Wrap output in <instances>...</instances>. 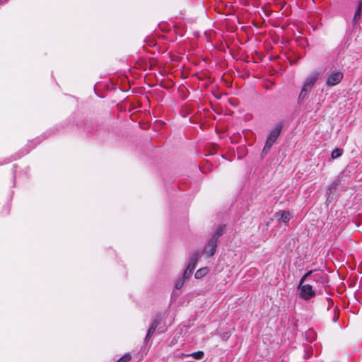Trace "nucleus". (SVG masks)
Wrapping results in <instances>:
<instances>
[{
  "mask_svg": "<svg viewBox=\"0 0 362 362\" xmlns=\"http://www.w3.org/2000/svg\"><path fill=\"white\" fill-rule=\"evenodd\" d=\"M319 76L320 72L315 71L305 78L303 88L299 94V100H303L308 98V93L311 90L313 86L317 81Z\"/></svg>",
  "mask_w": 362,
  "mask_h": 362,
  "instance_id": "4",
  "label": "nucleus"
},
{
  "mask_svg": "<svg viewBox=\"0 0 362 362\" xmlns=\"http://www.w3.org/2000/svg\"><path fill=\"white\" fill-rule=\"evenodd\" d=\"M201 257V252L199 251H196L190 257V262H194L197 264V261Z\"/></svg>",
  "mask_w": 362,
  "mask_h": 362,
  "instance_id": "18",
  "label": "nucleus"
},
{
  "mask_svg": "<svg viewBox=\"0 0 362 362\" xmlns=\"http://www.w3.org/2000/svg\"><path fill=\"white\" fill-rule=\"evenodd\" d=\"M344 74L340 71H333L327 75L325 84L327 86H334L339 84L343 79Z\"/></svg>",
  "mask_w": 362,
  "mask_h": 362,
  "instance_id": "5",
  "label": "nucleus"
},
{
  "mask_svg": "<svg viewBox=\"0 0 362 362\" xmlns=\"http://www.w3.org/2000/svg\"><path fill=\"white\" fill-rule=\"evenodd\" d=\"M276 214H280V220L285 223H288L291 218L290 213L288 211H280Z\"/></svg>",
  "mask_w": 362,
  "mask_h": 362,
  "instance_id": "9",
  "label": "nucleus"
},
{
  "mask_svg": "<svg viewBox=\"0 0 362 362\" xmlns=\"http://www.w3.org/2000/svg\"><path fill=\"white\" fill-rule=\"evenodd\" d=\"M313 354V350L312 346H306L304 347V354L303 356V358L306 360L310 358Z\"/></svg>",
  "mask_w": 362,
  "mask_h": 362,
  "instance_id": "12",
  "label": "nucleus"
},
{
  "mask_svg": "<svg viewBox=\"0 0 362 362\" xmlns=\"http://www.w3.org/2000/svg\"><path fill=\"white\" fill-rule=\"evenodd\" d=\"M343 153V150L341 148H336L332 152L331 156L333 159H336L339 158Z\"/></svg>",
  "mask_w": 362,
  "mask_h": 362,
  "instance_id": "15",
  "label": "nucleus"
},
{
  "mask_svg": "<svg viewBox=\"0 0 362 362\" xmlns=\"http://www.w3.org/2000/svg\"><path fill=\"white\" fill-rule=\"evenodd\" d=\"M283 128V123L279 122L276 127L269 132L268 134L265 145L262 149L261 156L264 157L271 150L274 144L276 141L279 138Z\"/></svg>",
  "mask_w": 362,
  "mask_h": 362,
  "instance_id": "2",
  "label": "nucleus"
},
{
  "mask_svg": "<svg viewBox=\"0 0 362 362\" xmlns=\"http://www.w3.org/2000/svg\"><path fill=\"white\" fill-rule=\"evenodd\" d=\"M185 283V280L183 279H178L175 284V288L177 289H180Z\"/></svg>",
  "mask_w": 362,
  "mask_h": 362,
  "instance_id": "21",
  "label": "nucleus"
},
{
  "mask_svg": "<svg viewBox=\"0 0 362 362\" xmlns=\"http://www.w3.org/2000/svg\"><path fill=\"white\" fill-rule=\"evenodd\" d=\"M217 245L218 241L210 238L204 246L203 253L206 254L208 257H212L216 251Z\"/></svg>",
  "mask_w": 362,
  "mask_h": 362,
  "instance_id": "6",
  "label": "nucleus"
},
{
  "mask_svg": "<svg viewBox=\"0 0 362 362\" xmlns=\"http://www.w3.org/2000/svg\"><path fill=\"white\" fill-rule=\"evenodd\" d=\"M306 279L300 278L297 286L298 297L303 300H309L317 295V290L310 284H305Z\"/></svg>",
  "mask_w": 362,
  "mask_h": 362,
  "instance_id": "1",
  "label": "nucleus"
},
{
  "mask_svg": "<svg viewBox=\"0 0 362 362\" xmlns=\"http://www.w3.org/2000/svg\"><path fill=\"white\" fill-rule=\"evenodd\" d=\"M208 269L206 267L201 268L195 272L194 277L198 279H201L206 275Z\"/></svg>",
  "mask_w": 362,
  "mask_h": 362,
  "instance_id": "13",
  "label": "nucleus"
},
{
  "mask_svg": "<svg viewBox=\"0 0 362 362\" xmlns=\"http://www.w3.org/2000/svg\"><path fill=\"white\" fill-rule=\"evenodd\" d=\"M196 264H197L196 263L192 262L189 261V262L187 267V270L193 272L196 267Z\"/></svg>",
  "mask_w": 362,
  "mask_h": 362,
  "instance_id": "22",
  "label": "nucleus"
},
{
  "mask_svg": "<svg viewBox=\"0 0 362 362\" xmlns=\"http://www.w3.org/2000/svg\"><path fill=\"white\" fill-rule=\"evenodd\" d=\"M362 12V0L360 1L357 9L354 16L353 21L356 23L360 18Z\"/></svg>",
  "mask_w": 362,
  "mask_h": 362,
  "instance_id": "10",
  "label": "nucleus"
},
{
  "mask_svg": "<svg viewBox=\"0 0 362 362\" xmlns=\"http://www.w3.org/2000/svg\"><path fill=\"white\" fill-rule=\"evenodd\" d=\"M315 336V334L313 329H309L308 332H305V337L309 342H311L314 340Z\"/></svg>",
  "mask_w": 362,
  "mask_h": 362,
  "instance_id": "16",
  "label": "nucleus"
},
{
  "mask_svg": "<svg viewBox=\"0 0 362 362\" xmlns=\"http://www.w3.org/2000/svg\"><path fill=\"white\" fill-rule=\"evenodd\" d=\"M344 175L342 174L339 175L329 186L327 192V200L329 199L330 194H332L333 190L337 189L338 186L341 184L343 180Z\"/></svg>",
  "mask_w": 362,
  "mask_h": 362,
  "instance_id": "7",
  "label": "nucleus"
},
{
  "mask_svg": "<svg viewBox=\"0 0 362 362\" xmlns=\"http://www.w3.org/2000/svg\"><path fill=\"white\" fill-rule=\"evenodd\" d=\"M163 315L162 313H158L156 315L152 324H151V326L154 327L155 328H157L158 327V325L160 324H161V322H163Z\"/></svg>",
  "mask_w": 362,
  "mask_h": 362,
  "instance_id": "11",
  "label": "nucleus"
},
{
  "mask_svg": "<svg viewBox=\"0 0 362 362\" xmlns=\"http://www.w3.org/2000/svg\"><path fill=\"white\" fill-rule=\"evenodd\" d=\"M187 356H192L195 359L201 360L204 356V353L202 351H198L192 354L187 355Z\"/></svg>",
  "mask_w": 362,
  "mask_h": 362,
  "instance_id": "14",
  "label": "nucleus"
},
{
  "mask_svg": "<svg viewBox=\"0 0 362 362\" xmlns=\"http://www.w3.org/2000/svg\"><path fill=\"white\" fill-rule=\"evenodd\" d=\"M132 358L129 354H126L115 362H129Z\"/></svg>",
  "mask_w": 362,
  "mask_h": 362,
  "instance_id": "19",
  "label": "nucleus"
},
{
  "mask_svg": "<svg viewBox=\"0 0 362 362\" xmlns=\"http://www.w3.org/2000/svg\"><path fill=\"white\" fill-rule=\"evenodd\" d=\"M192 272L186 269L183 272L182 278L184 280L188 279L192 276Z\"/></svg>",
  "mask_w": 362,
  "mask_h": 362,
  "instance_id": "20",
  "label": "nucleus"
},
{
  "mask_svg": "<svg viewBox=\"0 0 362 362\" xmlns=\"http://www.w3.org/2000/svg\"><path fill=\"white\" fill-rule=\"evenodd\" d=\"M302 277L303 279H310L319 286L327 283L328 281L327 274L324 271L319 269L309 270Z\"/></svg>",
  "mask_w": 362,
  "mask_h": 362,
  "instance_id": "3",
  "label": "nucleus"
},
{
  "mask_svg": "<svg viewBox=\"0 0 362 362\" xmlns=\"http://www.w3.org/2000/svg\"><path fill=\"white\" fill-rule=\"evenodd\" d=\"M156 329V328H155L154 327L151 325V327H149V329H148V330L147 332V334H146V335L145 337V339H144V341L146 342L148 341L151 339V336L153 334V333L155 332Z\"/></svg>",
  "mask_w": 362,
  "mask_h": 362,
  "instance_id": "17",
  "label": "nucleus"
},
{
  "mask_svg": "<svg viewBox=\"0 0 362 362\" xmlns=\"http://www.w3.org/2000/svg\"><path fill=\"white\" fill-rule=\"evenodd\" d=\"M225 229L226 225H221L218 226L212 233V236L211 238L218 241V238L223 234Z\"/></svg>",
  "mask_w": 362,
  "mask_h": 362,
  "instance_id": "8",
  "label": "nucleus"
}]
</instances>
